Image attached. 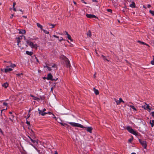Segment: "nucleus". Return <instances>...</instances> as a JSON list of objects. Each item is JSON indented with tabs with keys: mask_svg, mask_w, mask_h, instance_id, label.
<instances>
[{
	"mask_svg": "<svg viewBox=\"0 0 154 154\" xmlns=\"http://www.w3.org/2000/svg\"><path fill=\"white\" fill-rule=\"evenodd\" d=\"M60 58L61 59H62V60H63L64 61L66 66H67V59L66 57V56L63 55H62L60 56Z\"/></svg>",
	"mask_w": 154,
	"mask_h": 154,
	"instance_id": "6",
	"label": "nucleus"
},
{
	"mask_svg": "<svg viewBox=\"0 0 154 154\" xmlns=\"http://www.w3.org/2000/svg\"><path fill=\"white\" fill-rule=\"evenodd\" d=\"M87 35L89 37H91V31L90 30H88V32L87 33Z\"/></svg>",
	"mask_w": 154,
	"mask_h": 154,
	"instance_id": "18",
	"label": "nucleus"
},
{
	"mask_svg": "<svg viewBox=\"0 0 154 154\" xmlns=\"http://www.w3.org/2000/svg\"><path fill=\"white\" fill-rule=\"evenodd\" d=\"M30 96L31 97H33V98L34 100H40V99L39 98L35 97L32 95H31Z\"/></svg>",
	"mask_w": 154,
	"mask_h": 154,
	"instance_id": "16",
	"label": "nucleus"
},
{
	"mask_svg": "<svg viewBox=\"0 0 154 154\" xmlns=\"http://www.w3.org/2000/svg\"><path fill=\"white\" fill-rule=\"evenodd\" d=\"M13 10L15 11H17L16 8H15V7H14V8H13Z\"/></svg>",
	"mask_w": 154,
	"mask_h": 154,
	"instance_id": "52",
	"label": "nucleus"
},
{
	"mask_svg": "<svg viewBox=\"0 0 154 154\" xmlns=\"http://www.w3.org/2000/svg\"><path fill=\"white\" fill-rule=\"evenodd\" d=\"M68 68L69 67V68L70 70L71 69V66L70 65V62L69 60L68 59Z\"/></svg>",
	"mask_w": 154,
	"mask_h": 154,
	"instance_id": "24",
	"label": "nucleus"
},
{
	"mask_svg": "<svg viewBox=\"0 0 154 154\" xmlns=\"http://www.w3.org/2000/svg\"><path fill=\"white\" fill-rule=\"evenodd\" d=\"M94 91L95 94L96 95H98L99 94V91L95 89V88H94Z\"/></svg>",
	"mask_w": 154,
	"mask_h": 154,
	"instance_id": "20",
	"label": "nucleus"
},
{
	"mask_svg": "<svg viewBox=\"0 0 154 154\" xmlns=\"http://www.w3.org/2000/svg\"><path fill=\"white\" fill-rule=\"evenodd\" d=\"M63 40V38L62 37H61L60 38V39L59 40V41H61Z\"/></svg>",
	"mask_w": 154,
	"mask_h": 154,
	"instance_id": "50",
	"label": "nucleus"
},
{
	"mask_svg": "<svg viewBox=\"0 0 154 154\" xmlns=\"http://www.w3.org/2000/svg\"><path fill=\"white\" fill-rule=\"evenodd\" d=\"M149 12L152 15L154 16V11L152 10H150L149 11Z\"/></svg>",
	"mask_w": 154,
	"mask_h": 154,
	"instance_id": "28",
	"label": "nucleus"
},
{
	"mask_svg": "<svg viewBox=\"0 0 154 154\" xmlns=\"http://www.w3.org/2000/svg\"><path fill=\"white\" fill-rule=\"evenodd\" d=\"M151 114L153 117H154V112H151Z\"/></svg>",
	"mask_w": 154,
	"mask_h": 154,
	"instance_id": "43",
	"label": "nucleus"
},
{
	"mask_svg": "<svg viewBox=\"0 0 154 154\" xmlns=\"http://www.w3.org/2000/svg\"><path fill=\"white\" fill-rule=\"evenodd\" d=\"M86 16L90 18H94L95 19L98 18L95 15L91 14H87Z\"/></svg>",
	"mask_w": 154,
	"mask_h": 154,
	"instance_id": "7",
	"label": "nucleus"
},
{
	"mask_svg": "<svg viewBox=\"0 0 154 154\" xmlns=\"http://www.w3.org/2000/svg\"><path fill=\"white\" fill-rule=\"evenodd\" d=\"M133 139H130L128 140V141L130 142H131L132 141Z\"/></svg>",
	"mask_w": 154,
	"mask_h": 154,
	"instance_id": "48",
	"label": "nucleus"
},
{
	"mask_svg": "<svg viewBox=\"0 0 154 154\" xmlns=\"http://www.w3.org/2000/svg\"><path fill=\"white\" fill-rule=\"evenodd\" d=\"M23 74L22 73H18V74H16V75L18 76H20V75H23Z\"/></svg>",
	"mask_w": 154,
	"mask_h": 154,
	"instance_id": "42",
	"label": "nucleus"
},
{
	"mask_svg": "<svg viewBox=\"0 0 154 154\" xmlns=\"http://www.w3.org/2000/svg\"><path fill=\"white\" fill-rule=\"evenodd\" d=\"M68 40H70V42L68 41V43H69L71 44L69 46H72L73 43H74V42L73 39L72 38L71 36L69 34H68Z\"/></svg>",
	"mask_w": 154,
	"mask_h": 154,
	"instance_id": "5",
	"label": "nucleus"
},
{
	"mask_svg": "<svg viewBox=\"0 0 154 154\" xmlns=\"http://www.w3.org/2000/svg\"><path fill=\"white\" fill-rule=\"evenodd\" d=\"M47 68L48 69V70L49 71H51V69L50 67H49L48 66H47Z\"/></svg>",
	"mask_w": 154,
	"mask_h": 154,
	"instance_id": "37",
	"label": "nucleus"
},
{
	"mask_svg": "<svg viewBox=\"0 0 154 154\" xmlns=\"http://www.w3.org/2000/svg\"><path fill=\"white\" fill-rule=\"evenodd\" d=\"M126 129L129 132L135 136H137L138 134V133L134 131L132 128L130 126H129L127 127Z\"/></svg>",
	"mask_w": 154,
	"mask_h": 154,
	"instance_id": "2",
	"label": "nucleus"
},
{
	"mask_svg": "<svg viewBox=\"0 0 154 154\" xmlns=\"http://www.w3.org/2000/svg\"><path fill=\"white\" fill-rule=\"evenodd\" d=\"M56 66V65L55 64H54L51 67L52 68H54Z\"/></svg>",
	"mask_w": 154,
	"mask_h": 154,
	"instance_id": "44",
	"label": "nucleus"
},
{
	"mask_svg": "<svg viewBox=\"0 0 154 154\" xmlns=\"http://www.w3.org/2000/svg\"><path fill=\"white\" fill-rule=\"evenodd\" d=\"M19 33H20L25 34L26 33V31L24 29H21L19 31Z\"/></svg>",
	"mask_w": 154,
	"mask_h": 154,
	"instance_id": "17",
	"label": "nucleus"
},
{
	"mask_svg": "<svg viewBox=\"0 0 154 154\" xmlns=\"http://www.w3.org/2000/svg\"><path fill=\"white\" fill-rule=\"evenodd\" d=\"M38 111L39 112V114H41V113H43V112L41 110H40L39 109H38Z\"/></svg>",
	"mask_w": 154,
	"mask_h": 154,
	"instance_id": "35",
	"label": "nucleus"
},
{
	"mask_svg": "<svg viewBox=\"0 0 154 154\" xmlns=\"http://www.w3.org/2000/svg\"><path fill=\"white\" fill-rule=\"evenodd\" d=\"M101 57L103 58V59L104 60H106L107 61H109L106 58V57L105 56H104V55H101Z\"/></svg>",
	"mask_w": 154,
	"mask_h": 154,
	"instance_id": "25",
	"label": "nucleus"
},
{
	"mask_svg": "<svg viewBox=\"0 0 154 154\" xmlns=\"http://www.w3.org/2000/svg\"><path fill=\"white\" fill-rule=\"evenodd\" d=\"M36 25H37V27L38 28H40L41 30H43V26L41 25L39 23H37Z\"/></svg>",
	"mask_w": 154,
	"mask_h": 154,
	"instance_id": "13",
	"label": "nucleus"
},
{
	"mask_svg": "<svg viewBox=\"0 0 154 154\" xmlns=\"http://www.w3.org/2000/svg\"><path fill=\"white\" fill-rule=\"evenodd\" d=\"M52 115H53L52 117L55 119L57 120V118L55 117L54 114L52 113Z\"/></svg>",
	"mask_w": 154,
	"mask_h": 154,
	"instance_id": "36",
	"label": "nucleus"
},
{
	"mask_svg": "<svg viewBox=\"0 0 154 154\" xmlns=\"http://www.w3.org/2000/svg\"><path fill=\"white\" fill-rule=\"evenodd\" d=\"M107 11L108 12H111V13H112V10L111 9H107Z\"/></svg>",
	"mask_w": 154,
	"mask_h": 154,
	"instance_id": "34",
	"label": "nucleus"
},
{
	"mask_svg": "<svg viewBox=\"0 0 154 154\" xmlns=\"http://www.w3.org/2000/svg\"><path fill=\"white\" fill-rule=\"evenodd\" d=\"M119 101L120 102H123V103H124V101L122 100V99L121 98H119Z\"/></svg>",
	"mask_w": 154,
	"mask_h": 154,
	"instance_id": "32",
	"label": "nucleus"
},
{
	"mask_svg": "<svg viewBox=\"0 0 154 154\" xmlns=\"http://www.w3.org/2000/svg\"><path fill=\"white\" fill-rule=\"evenodd\" d=\"M47 114V112H43V113H42L41 115L42 116H44L46 114Z\"/></svg>",
	"mask_w": 154,
	"mask_h": 154,
	"instance_id": "33",
	"label": "nucleus"
},
{
	"mask_svg": "<svg viewBox=\"0 0 154 154\" xmlns=\"http://www.w3.org/2000/svg\"><path fill=\"white\" fill-rule=\"evenodd\" d=\"M92 2H97V1L96 0H92Z\"/></svg>",
	"mask_w": 154,
	"mask_h": 154,
	"instance_id": "56",
	"label": "nucleus"
},
{
	"mask_svg": "<svg viewBox=\"0 0 154 154\" xmlns=\"http://www.w3.org/2000/svg\"><path fill=\"white\" fill-rule=\"evenodd\" d=\"M26 43L28 45L30 46L32 48H34L36 49H37L38 47L37 45L36 44H34L32 42L29 41V40H27L26 41Z\"/></svg>",
	"mask_w": 154,
	"mask_h": 154,
	"instance_id": "1",
	"label": "nucleus"
},
{
	"mask_svg": "<svg viewBox=\"0 0 154 154\" xmlns=\"http://www.w3.org/2000/svg\"><path fill=\"white\" fill-rule=\"evenodd\" d=\"M151 63L152 65H154V57H153V60L151 62Z\"/></svg>",
	"mask_w": 154,
	"mask_h": 154,
	"instance_id": "31",
	"label": "nucleus"
},
{
	"mask_svg": "<svg viewBox=\"0 0 154 154\" xmlns=\"http://www.w3.org/2000/svg\"><path fill=\"white\" fill-rule=\"evenodd\" d=\"M53 76L51 73H49L47 75L46 79L48 80H54V79H53Z\"/></svg>",
	"mask_w": 154,
	"mask_h": 154,
	"instance_id": "8",
	"label": "nucleus"
},
{
	"mask_svg": "<svg viewBox=\"0 0 154 154\" xmlns=\"http://www.w3.org/2000/svg\"><path fill=\"white\" fill-rule=\"evenodd\" d=\"M32 142L33 143H35V142H36L37 143V142L36 141V140H34Z\"/></svg>",
	"mask_w": 154,
	"mask_h": 154,
	"instance_id": "57",
	"label": "nucleus"
},
{
	"mask_svg": "<svg viewBox=\"0 0 154 154\" xmlns=\"http://www.w3.org/2000/svg\"><path fill=\"white\" fill-rule=\"evenodd\" d=\"M8 63H11V65L10 66L12 68H14L16 67V66L15 64L12 63L10 61L7 62Z\"/></svg>",
	"mask_w": 154,
	"mask_h": 154,
	"instance_id": "15",
	"label": "nucleus"
},
{
	"mask_svg": "<svg viewBox=\"0 0 154 154\" xmlns=\"http://www.w3.org/2000/svg\"><path fill=\"white\" fill-rule=\"evenodd\" d=\"M138 42L140 43L141 44H143V45H147V46H149L148 45H147V44H146V43H145L143 42H141L139 41H138Z\"/></svg>",
	"mask_w": 154,
	"mask_h": 154,
	"instance_id": "27",
	"label": "nucleus"
},
{
	"mask_svg": "<svg viewBox=\"0 0 154 154\" xmlns=\"http://www.w3.org/2000/svg\"><path fill=\"white\" fill-rule=\"evenodd\" d=\"M131 154H136L135 153L133 152Z\"/></svg>",
	"mask_w": 154,
	"mask_h": 154,
	"instance_id": "64",
	"label": "nucleus"
},
{
	"mask_svg": "<svg viewBox=\"0 0 154 154\" xmlns=\"http://www.w3.org/2000/svg\"><path fill=\"white\" fill-rule=\"evenodd\" d=\"M8 86V84L7 82H5L2 85V86L5 88H7Z\"/></svg>",
	"mask_w": 154,
	"mask_h": 154,
	"instance_id": "12",
	"label": "nucleus"
},
{
	"mask_svg": "<svg viewBox=\"0 0 154 154\" xmlns=\"http://www.w3.org/2000/svg\"><path fill=\"white\" fill-rule=\"evenodd\" d=\"M0 132L2 134H3V132L1 128H0Z\"/></svg>",
	"mask_w": 154,
	"mask_h": 154,
	"instance_id": "51",
	"label": "nucleus"
},
{
	"mask_svg": "<svg viewBox=\"0 0 154 154\" xmlns=\"http://www.w3.org/2000/svg\"><path fill=\"white\" fill-rule=\"evenodd\" d=\"M30 114H29V113H28L27 115V118L26 119L27 120V119H28V118H29L30 116Z\"/></svg>",
	"mask_w": 154,
	"mask_h": 154,
	"instance_id": "47",
	"label": "nucleus"
},
{
	"mask_svg": "<svg viewBox=\"0 0 154 154\" xmlns=\"http://www.w3.org/2000/svg\"><path fill=\"white\" fill-rule=\"evenodd\" d=\"M9 67V66H7V68L5 69V73H7L8 72L11 71L13 70V69L11 68H8Z\"/></svg>",
	"mask_w": 154,
	"mask_h": 154,
	"instance_id": "9",
	"label": "nucleus"
},
{
	"mask_svg": "<svg viewBox=\"0 0 154 154\" xmlns=\"http://www.w3.org/2000/svg\"><path fill=\"white\" fill-rule=\"evenodd\" d=\"M26 123L28 125H29V126H30V123L29 122L27 121V120H26Z\"/></svg>",
	"mask_w": 154,
	"mask_h": 154,
	"instance_id": "40",
	"label": "nucleus"
},
{
	"mask_svg": "<svg viewBox=\"0 0 154 154\" xmlns=\"http://www.w3.org/2000/svg\"><path fill=\"white\" fill-rule=\"evenodd\" d=\"M151 7V5H150L149 4H148L147 5V7L148 8H149L150 7Z\"/></svg>",
	"mask_w": 154,
	"mask_h": 154,
	"instance_id": "55",
	"label": "nucleus"
},
{
	"mask_svg": "<svg viewBox=\"0 0 154 154\" xmlns=\"http://www.w3.org/2000/svg\"><path fill=\"white\" fill-rule=\"evenodd\" d=\"M46 110V109H45V108H44L42 110V112H44Z\"/></svg>",
	"mask_w": 154,
	"mask_h": 154,
	"instance_id": "54",
	"label": "nucleus"
},
{
	"mask_svg": "<svg viewBox=\"0 0 154 154\" xmlns=\"http://www.w3.org/2000/svg\"><path fill=\"white\" fill-rule=\"evenodd\" d=\"M69 123L73 127H76L82 128H86V127L79 123L72 122H69Z\"/></svg>",
	"mask_w": 154,
	"mask_h": 154,
	"instance_id": "3",
	"label": "nucleus"
},
{
	"mask_svg": "<svg viewBox=\"0 0 154 154\" xmlns=\"http://www.w3.org/2000/svg\"><path fill=\"white\" fill-rule=\"evenodd\" d=\"M7 108H6V109H3L2 110H1V112H2V111H3V110H7Z\"/></svg>",
	"mask_w": 154,
	"mask_h": 154,
	"instance_id": "61",
	"label": "nucleus"
},
{
	"mask_svg": "<svg viewBox=\"0 0 154 154\" xmlns=\"http://www.w3.org/2000/svg\"><path fill=\"white\" fill-rule=\"evenodd\" d=\"M41 99L42 100H43L44 99V97H40Z\"/></svg>",
	"mask_w": 154,
	"mask_h": 154,
	"instance_id": "62",
	"label": "nucleus"
},
{
	"mask_svg": "<svg viewBox=\"0 0 154 154\" xmlns=\"http://www.w3.org/2000/svg\"><path fill=\"white\" fill-rule=\"evenodd\" d=\"M16 5V3L15 2H13V8H14V7H15V6Z\"/></svg>",
	"mask_w": 154,
	"mask_h": 154,
	"instance_id": "41",
	"label": "nucleus"
},
{
	"mask_svg": "<svg viewBox=\"0 0 154 154\" xmlns=\"http://www.w3.org/2000/svg\"><path fill=\"white\" fill-rule=\"evenodd\" d=\"M26 53L27 54L29 55V56H32L33 54V53L32 52L29 51H26Z\"/></svg>",
	"mask_w": 154,
	"mask_h": 154,
	"instance_id": "14",
	"label": "nucleus"
},
{
	"mask_svg": "<svg viewBox=\"0 0 154 154\" xmlns=\"http://www.w3.org/2000/svg\"><path fill=\"white\" fill-rule=\"evenodd\" d=\"M47 112V114H48L49 115H51V114L52 115V113L50 112Z\"/></svg>",
	"mask_w": 154,
	"mask_h": 154,
	"instance_id": "46",
	"label": "nucleus"
},
{
	"mask_svg": "<svg viewBox=\"0 0 154 154\" xmlns=\"http://www.w3.org/2000/svg\"><path fill=\"white\" fill-rule=\"evenodd\" d=\"M143 7L144 8H145V9L146 8V7L145 5H143Z\"/></svg>",
	"mask_w": 154,
	"mask_h": 154,
	"instance_id": "59",
	"label": "nucleus"
},
{
	"mask_svg": "<svg viewBox=\"0 0 154 154\" xmlns=\"http://www.w3.org/2000/svg\"><path fill=\"white\" fill-rule=\"evenodd\" d=\"M54 154H58V153H57V152L56 151H55V152H54Z\"/></svg>",
	"mask_w": 154,
	"mask_h": 154,
	"instance_id": "58",
	"label": "nucleus"
},
{
	"mask_svg": "<svg viewBox=\"0 0 154 154\" xmlns=\"http://www.w3.org/2000/svg\"><path fill=\"white\" fill-rule=\"evenodd\" d=\"M92 129H93L91 127H88L86 128L87 131L90 133H91L92 132Z\"/></svg>",
	"mask_w": 154,
	"mask_h": 154,
	"instance_id": "11",
	"label": "nucleus"
},
{
	"mask_svg": "<svg viewBox=\"0 0 154 154\" xmlns=\"http://www.w3.org/2000/svg\"><path fill=\"white\" fill-rule=\"evenodd\" d=\"M35 57V59H36V61L38 63H39V61L38 60V59L37 58V57H36V56L35 55H34Z\"/></svg>",
	"mask_w": 154,
	"mask_h": 154,
	"instance_id": "38",
	"label": "nucleus"
},
{
	"mask_svg": "<svg viewBox=\"0 0 154 154\" xmlns=\"http://www.w3.org/2000/svg\"><path fill=\"white\" fill-rule=\"evenodd\" d=\"M130 6L132 8H135V4L134 2H133L130 5Z\"/></svg>",
	"mask_w": 154,
	"mask_h": 154,
	"instance_id": "19",
	"label": "nucleus"
},
{
	"mask_svg": "<svg viewBox=\"0 0 154 154\" xmlns=\"http://www.w3.org/2000/svg\"><path fill=\"white\" fill-rule=\"evenodd\" d=\"M20 37H19L17 38V43L18 45H19V44L20 42Z\"/></svg>",
	"mask_w": 154,
	"mask_h": 154,
	"instance_id": "26",
	"label": "nucleus"
},
{
	"mask_svg": "<svg viewBox=\"0 0 154 154\" xmlns=\"http://www.w3.org/2000/svg\"><path fill=\"white\" fill-rule=\"evenodd\" d=\"M23 17L25 18H27V17H26V16H23Z\"/></svg>",
	"mask_w": 154,
	"mask_h": 154,
	"instance_id": "63",
	"label": "nucleus"
},
{
	"mask_svg": "<svg viewBox=\"0 0 154 154\" xmlns=\"http://www.w3.org/2000/svg\"><path fill=\"white\" fill-rule=\"evenodd\" d=\"M53 37H55V38H59V36H58L56 35H53Z\"/></svg>",
	"mask_w": 154,
	"mask_h": 154,
	"instance_id": "45",
	"label": "nucleus"
},
{
	"mask_svg": "<svg viewBox=\"0 0 154 154\" xmlns=\"http://www.w3.org/2000/svg\"><path fill=\"white\" fill-rule=\"evenodd\" d=\"M1 70L2 71H3L4 70L5 71V69H1Z\"/></svg>",
	"mask_w": 154,
	"mask_h": 154,
	"instance_id": "60",
	"label": "nucleus"
},
{
	"mask_svg": "<svg viewBox=\"0 0 154 154\" xmlns=\"http://www.w3.org/2000/svg\"><path fill=\"white\" fill-rule=\"evenodd\" d=\"M150 123L151 125V127H153L154 125V120H152V121H151L150 122Z\"/></svg>",
	"mask_w": 154,
	"mask_h": 154,
	"instance_id": "21",
	"label": "nucleus"
},
{
	"mask_svg": "<svg viewBox=\"0 0 154 154\" xmlns=\"http://www.w3.org/2000/svg\"><path fill=\"white\" fill-rule=\"evenodd\" d=\"M45 33H46V34H48L49 33V32L48 31H47L46 30H45V29H43L42 30Z\"/></svg>",
	"mask_w": 154,
	"mask_h": 154,
	"instance_id": "30",
	"label": "nucleus"
},
{
	"mask_svg": "<svg viewBox=\"0 0 154 154\" xmlns=\"http://www.w3.org/2000/svg\"><path fill=\"white\" fill-rule=\"evenodd\" d=\"M131 108H132L133 110L134 111H136L137 110V109L135 108V107L133 105H130L129 106Z\"/></svg>",
	"mask_w": 154,
	"mask_h": 154,
	"instance_id": "22",
	"label": "nucleus"
},
{
	"mask_svg": "<svg viewBox=\"0 0 154 154\" xmlns=\"http://www.w3.org/2000/svg\"><path fill=\"white\" fill-rule=\"evenodd\" d=\"M29 138L31 140L32 142L34 140H33L32 139L31 137L29 136H28Z\"/></svg>",
	"mask_w": 154,
	"mask_h": 154,
	"instance_id": "49",
	"label": "nucleus"
},
{
	"mask_svg": "<svg viewBox=\"0 0 154 154\" xmlns=\"http://www.w3.org/2000/svg\"><path fill=\"white\" fill-rule=\"evenodd\" d=\"M149 107L150 106L148 104L146 106V105H144L142 106V108H144L145 109H149V111L151 110V109Z\"/></svg>",
	"mask_w": 154,
	"mask_h": 154,
	"instance_id": "10",
	"label": "nucleus"
},
{
	"mask_svg": "<svg viewBox=\"0 0 154 154\" xmlns=\"http://www.w3.org/2000/svg\"><path fill=\"white\" fill-rule=\"evenodd\" d=\"M48 24L49 25V26H51V28H53L54 27V25L53 24H51L49 23H48Z\"/></svg>",
	"mask_w": 154,
	"mask_h": 154,
	"instance_id": "29",
	"label": "nucleus"
},
{
	"mask_svg": "<svg viewBox=\"0 0 154 154\" xmlns=\"http://www.w3.org/2000/svg\"><path fill=\"white\" fill-rule=\"evenodd\" d=\"M29 144L30 145H32L33 147H34L35 146H34L33 144H32V143H29Z\"/></svg>",
	"mask_w": 154,
	"mask_h": 154,
	"instance_id": "53",
	"label": "nucleus"
},
{
	"mask_svg": "<svg viewBox=\"0 0 154 154\" xmlns=\"http://www.w3.org/2000/svg\"><path fill=\"white\" fill-rule=\"evenodd\" d=\"M139 142L141 144L144 149H146L147 146V142L146 141L142 140L140 139H138Z\"/></svg>",
	"mask_w": 154,
	"mask_h": 154,
	"instance_id": "4",
	"label": "nucleus"
},
{
	"mask_svg": "<svg viewBox=\"0 0 154 154\" xmlns=\"http://www.w3.org/2000/svg\"><path fill=\"white\" fill-rule=\"evenodd\" d=\"M114 100L116 102V104L118 105H119L121 103L119 101V100H116V99L115 98L114 99Z\"/></svg>",
	"mask_w": 154,
	"mask_h": 154,
	"instance_id": "23",
	"label": "nucleus"
},
{
	"mask_svg": "<svg viewBox=\"0 0 154 154\" xmlns=\"http://www.w3.org/2000/svg\"><path fill=\"white\" fill-rule=\"evenodd\" d=\"M3 105L5 106H8V104L4 102L3 103Z\"/></svg>",
	"mask_w": 154,
	"mask_h": 154,
	"instance_id": "39",
	"label": "nucleus"
}]
</instances>
